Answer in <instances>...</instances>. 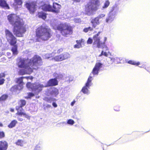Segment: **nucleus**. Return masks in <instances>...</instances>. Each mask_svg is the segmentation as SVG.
Masks as SVG:
<instances>
[{
    "instance_id": "dca6fc26",
    "label": "nucleus",
    "mask_w": 150,
    "mask_h": 150,
    "mask_svg": "<svg viewBox=\"0 0 150 150\" xmlns=\"http://www.w3.org/2000/svg\"><path fill=\"white\" fill-rule=\"evenodd\" d=\"M7 142L5 141H0V150H6L8 148Z\"/></svg>"
},
{
    "instance_id": "4c0bfd02",
    "label": "nucleus",
    "mask_w": 150,
    "mask_h": 150,
    "mask_svg": "<svg viewBox=\"0 0 150 150\" xmlns=\"http://www.w3.org/2000/svg\"><path fill=\"white\" fill-rule=\"evenodd\" d=\"M112 20L111 16H109L106 18V21L107 22H108L110 20L112 21Z\"/></svg>"
},
{
    "instance_id": "c9c22d12",
    "label": "nucleus",
    "mask_w": 150,
    "mask_h": 150,
    "mask_svg": "<svg viewBox=\"0 0 150 150\" xmlns=\"http://www.w3.org/2000/svg\"><path fill=\"white\" fill-rule=\"evenodd\" d=\"M93 42L92 39L91 38H89L87 41V43L88 44H91Z\"/></svg>"
},
{
    "instance_id": "58836bf2",
    "label": "nucleus",
    "mask_w": 150,
    "mask_h": 150,
    "mask_svg": "<svg viewBox=\"0 0 150 150\" xmlns=\"http://www.w3.org/2000/svg\"><path fill=\"white\" fill-rule=\"evenodd\" d=\"M63 51V49L62 48H60L58 49L57 52V53L58 54H59L60 53L62 52Z\"/></svg>"
},
{
    "instance_id": "1a4fd4ad",
    "label": "nucleus",
    "mask_w": 150,
    "mask_h": 150,
    "mask_svg": "<svg viewBox=\"0 0 150 150\" xmlns=\"http://www.w3.org/2000/svg\"><path fill=\"white\" fill-rule=\"evenodd\" d=\"M100 33V31H99L97 34L93 36V39L94 40L93 45L94 47L98 48H101L105 44V42H101L100 41V37H98Z\"/></svg>"
},
{
    "instance_id": "f257e3e1",
    "label": "nucleus",
    "mask_w": 150,
    "mask_h": 150,
    "mask_svg": "<svg viewBox=\"0 0 150 150\" xmlns=\"http://www.w3.org/2000/svg\"><path fill=\"white\" fill-rule=\"evenodd\" d=\"M42 64L41 57L37 55H34L28 61V59L25 58H19L17 59V65L18 67L23 68L25 70V71L23 72H22L21 70H20V73L22 75L30 74L33 72V70H38Z\"/></svg>"
},
{
    "instance_id": "aec40b11",
    "label": "nucleus",
    "mask_w": 150,
    "mask_h": 150,
    "mask_svg": "<svg viewBox=\"0 0 150 150\" xmlns=\"http://www.w3.org/2000/svg\"><path fill=\"white\" fill-rule=\"evenodd\" d=\"M0 6L4 8L9 9L8 5L4 0H0Z\"/></svg>"
},
{
    "instance_id": "bb28decb",
    "label": "nucleus",
    "mask_w": 150,
    "mask_h": 150,
    "mask_svg": "<svg viewBox=\"0 0 150 150\" xmlns=\"http://www.w3.org/2000/svg\"><path fill=\"white\" fill-rule=\"evenodd\" d=\"M8 97V95L7 94H3L0 97V101H4Z\"/></svg>"
},
{
    "instance_id": "393cba45",
    "label": "nucleus",
    "mask_w": 150,
    "mask_h": 150,
    "mask_svg": "<svg viewBox=\"0 0 150 150\" xmlns=\"http://www.w3.org/2000/svg\"><path fill=\"white\" fill-rule=\"evenodd\" d=\"M127 63L133 65L138 66L140 64L139 62H136L134 61L130 60L128 61Z\"/></svg>"
},
{
    "instance_id": "5fc2aeb1",
    "label": "nucleus",
    "mask_w": 150,
    "mask_h": 150,
    "mask_svg": "<svg viewBox=\"0 0 150 150\" xmlns=\"http://www.w3.org/2000/svg\"><path fill=\"white\" fill-rule=\"evenodd\" d=\"M47 107H49V108L50 107H51V105H47Z\"/></svg>"
},
{
    "instance_id": "a878e982",
    "label": "nucleus",
    "mask_w": 150,
    "mask_h": 150,
    "mask_svg": "<svg viewBox=\"0 0 150 150\" xmlns=\"http://www.w3.org/2000/svg\"><path fill=\"white\" fill-rule=\"evenodd\" d=\"M94 28L92 26H89L87 28H85L83 29V31L85 33H87L88 31H92L93 30Z\"/></svg>"
},
{
    "instance_id": "2eb2a0df",
    "label": "nucleus",
    "mask_w": 150,
    "mask_h": 150,
    "mask_svg": "<svg viewBox=\"0 0 150 150\" xmlns=\"http://www.w3.org/2000/svg\"><path fill=\"white\" fill-rule=\"evenodd\" d=\"M61 6L60 5L56 3H54L52 7V12L57 13L59 11L61 8Z\"/></svg>"
},
{
    "instance_id": "412c9836",
    "label": "nucleus",
    "mask_w": 150,
    "mask_h": 150,
    "mask_svg": "<svg viewBox=\"0 0 150 150\" xmlns=\"http://www.w3.org/2000/svg\"><path fill=\"white\" fill-rule=\"evenodd\" d=\"M23 3L22 0H14L13 5L17 7L21 6Z\"/></svg>"
},
{
    "instance_id": "37998d69",
    "label": "nucleus",
    "mask_w": 150,
    "mask_h": 150,
    "mask_svg": "<svg viewBox=\"0 0 150 150\" xmlns=\"http://www.w3.org/2000/svg\"><path fill=\"white\" fill-rule=\"evenodd\" d=\"M5 80L4 79H0V85H2L4 83Z\"/></svg>"
},
{
    "instance_id": "c756f323",
    "label": "nucleus",
    "mask_w": 150,
    "mask_h": 150,
    "mask_svg": "<svg viewBox=\"0 0 150 150\" xmlns=\"http://www.w3.org/2000/svg\"><path fill=\"white\" fill-rule=\"evenodd\" d=\"M20 102L21 104L19 106V107H22L26 105V102L25 100H20Z\"/></svg>"
},
{
    "instance_id": "f03ea898",
    "label": "nucleus",
    "mask_w": 150,
    "mask_h": 150,
    "mask_svg": "<svg viewBox=\"0 0 150 150\" xmlns=\"http://www.w3.org/2000/svg\"><path fill=\"white\" fill-rule=\"evenodd\" d=\"M10 23L13 26V32L17 37H22L26 31L24 23L16 14H10Z\"/></svg>"
},
{
    "instance_id": "f3484780",
    "label": "nucleus",
    "mask_w": 150,
    "mask_h": 150,
    "mask_svg": "<svg viewBox=\"0 0 150 150\" xmlns=\"http://www.w3.org/2000/svg\"><path fill=\"white\" fill-rule=\"evenodd\" d=\"M42 9L45 11L52 12V6L50 4H44L42 6Z\"/></svg>"
},
{
    "instance_id": "a19ab883",
    "label": "nucleus",
    "mask_w": 150,
    "mask_h": 150,
    "mask_svg": "<svg viewBox=\"0 0 150 150\" xmlns=\"http://www.w3.org/2000/svg\"><path fill=\"white\" fill-rule=\"evenodd\" d=\"M5 33L6 37L8 36L9 35V31L8 30H5Z\"/></svg>"
},
{
    "instance_id": "49530a36",
    "label": "nucleus",
    "mask_w": 150,
    "mask_h": 150,
    "mask_svg": "<svg viewBox=\"0 0 150 150\" xmlns=\"http://www.w3.org/2000/svg\"><path fill=\"white\" fill-rule=\"evenodd\" d=\"M52 105L54 108H56L57 106V104L55 102H53L52 103Z\"/></svg>"
},
{
    "instance_id": "6e6552de",
    "label": "nucleus",
    "mask_w": 150,
    "mask_h": 150,
    "mask_svg": "<svg viewBox=\"0 0 150 150\" xmlns=\"http://www.w3.org/2000/svg\"><path fill=\"white\" fill-rule=\"evenodd\" d=\"M24 78L26 79H30L31 80H32L33 77L32 76H28L21 77L19 78L17 81V83H18V84L13 86L11 88V89H12V88H13V89H15L18 90H20L22 89L23 88V85L24 84L23 79Z\"/></svg>"
},
{
    "instance_id": "f704fd0d",
    "label": "nucleus",
    "mask_w": 150,
    "mask_h": 150,
    "mask_svg": "<svg viewBox=\"0 0 150 150\" xmlns=\"http://www.w3.org/2000/svg\"><path fill=\"white\" fill-rule=\"evenodd\" d=\"M67 123L69 124L73 125L74 123V122L73 120L69 119L68 120Z\"/></svg>"
},
{
    "instance_id": "8fccbe9b",
    "label": "nucleus",
    "mask_w": 150,
    "mask_h": 150,
    "mask_svg": "<svg viewBox=\"0 0 150 150\" xmlns=\"http://www.w3.org/2000/svg\"><path fill=\"white\" fill-rule=\"evenodd\" d=\"M107 40V38L106 37H105L104 38V42H105V44L104 45H103V47H102L101 48H102V47H103V46L105 45V41H106Z\"/></svg>"
},
{
    "instance_id": "39448f33",
    "label": "nucleus",
    "mask_w": 150,
    "mask_h": 150,
    "mask_svg": "<svg viewBox=\"0 0 150 150\" xmlns=\"http://www.w3.org/2000/svg\"><path fill=\"white\" fill-rule=\"evenodd\" d=\"M54 28L59 31L62 35L64 37H67L73 33L72 27L66 23L60 24L55 27Z\"/></svg>"
},
{
    "instance_id": "6ab92c4d",
    "label": "nucleus",
    "mask_w": 150,
    "mask_h": 150,
    "mask_svg": "<svg viewBox=\"0 0 150 150\" xmlns=\"http://www.w3.org/2000/svg\"><path fill=\"white\" fill-rule=\"evenodd\" d=\"M10 37H11V39L10 42V44L11 45H16V39L14 37L12 34L10 32Z\"/></svg>"
},
{
    "instance_id": "423d86ee",
    "label": "nucleus",
    "mask_w": 150,
    "mask_h": 150,
    "mask_svg": "<svg viewBox=\"0 0 150 150\" xmlns=\"http://www.w3.org/2000/svg\"><path fill=\"white\" fill-rule=\"evenodd\" d=\"M26 86L28 88L34 91L35 94L36 95H38L41 92L43 88L45 87V86H44L43 84L37 83H31L30 82H27Z\"/></svg>"
},
{
    "instance_id": "2f4dec72",
    "label": "nucleus",
    "mask_w": 150,
    "mask_h": 150,
    "mask_svg": "<svg viewBox=\"0 0 150 150\" xmlns=\"http://www.w3.org/2000/svg\"><path fill=\"white\" fill-rule=\"evenodd\" d=\"M35 96V94L31 92H29L28 93L27 97H26V98H30L34 96Z\"/></svg>"
},
{
    "instance_id": "4468645a",
    "label": "nucleus",
    "mask_w": 150,
    "mask_h": 150,
    "mask_svg": "<svg viewBox=\"0 0 150 150\" xmlns=\"http://www.w3.org/2000/svg\"><path fill=\"white\" fill-rule=\"evenodd\" d=\"M58 81L56 79H52L48 81L47 85H45V87L56 86L58 85Z\"/></svg>"
},
{
    "instance_id": "f8f14e48",
    "label": "nucleus",
    "mask_w": 150,
    "mask_h": 150,
    "mask_svg": "<svg viewBox=\"0 0 150 150\" xmlns=\"http://www.w3.org/2000/svg\"><path fill=\"white\" fill-rule=\"evenodd\" d=\"M69 57V54L68 52H65L62 54L55 56L54 57V59L56 61H61L67 59Z\"/></svg>"
},
{
    "instance_id": "09e8293b",
    "label": "nucleus",
    "mask_w": 150,
    "mask_h": 150,
    "mask_svg": "<svg viewBox=\"0 0 150 150\" xmlns=\"http://www.w3.org/2000/svg\"><path fill=\"white\" fill-rule=\"evenodd\" d=\"M75 103V100L73 101L71 103V106H73L74 103Z\"/></svg>"
},
{
    "instance_id": "de8ad7c7",
    "label": "nucleus",
    "mask_w": 150,
    "mask_h": 150,
    "mask_svg": "<svg viewBox=\"0 0 150 150\" xmlns=\"http://www.w3.org/2000/svg\"><path fill=\"white\" fill-rule=\"evenodd\" d=\"M103 55L105 56V57L108 56V54L107 53V52H103Z\"/></svg>"
},
{
    "instance_id": "864d4df0",
    "label": "nucleus",
    "mask_w": 150,
    "mask_h": 150,
    "mask_svg": "<svg viewBox=\"0 0 150 150\" xmlns=\"http://www.w3.org/2000/svg\"><path fill=\"white\" fill-rule=\"evenodd\" d=\"M11 111L13 112L14 111V109H11Z\"/></svg>"
},
{
    "instance_id": "c03bdc74",
    "label": "nucleus",
    "mask_w": 150,
    "mask_h": 150,
    "mask_svg": "<svg viewBox=\"0 0 150 150\" xmlns=\"http://www.w3.org/2000/svg\"><path fill=\"white\" fill-rule=\"evenodd\" d=\"M145 69L148 72H150V65L146 67Z\"/></svg>"
},
{
    "instance_id": "ea45409f",
    "label": "nucleus",
    "mask_w": 150,
    "mask_h": 150,
    "mask_svg": "<svg viewBox=\"0 0 150 150\" xmlns=\"http://www.w3.org/2000/svg\"><path fill=\"white\" fill-rule=\"evenodd\" d=\"M114 110L117 111L120 110L119 107L118 106H116L114 107Z\"/></svg>"
},
{
    "instance_id": "cd10ccee",
    "label": "nucleus",
    "mask_w": 150,
    "mask_h": 150,
    "mask_svg": "<svg viewBox=\"0 0 150 150\" xmlns=\"http://www.w3.org/2000/svg\"><path fill=\"white\" fill-rule=\"evenodd\" d=\"M17 123V121L15 120H13L10 123V128H11L15 127L16 124Z\"/></svg>"
},
{
    "instance_id": "9d476101",
    "label": "nucleus",
    "mask_w": 150,
    "mask_h": 150,
    "mask_svg": "<svg viewBox=\"0 0 150 150\" xmlns=\"http://www.w3.org/2000/svg\"><path fill=\"white\" fill-rule=\"evenodd\" d=\"M25 5L30 13H33L36 10L37 5L34 1L26 3Z\"/></svg>"
},
{
    "instance_id": "3c124183",
    "label": "nucleus",
    "mask_w": 150,
    "mask_h": 150,
    "mask_svg": "<svg viewBox=\"0 0 150 150\" xmlns=\"http://www.w3.org/2000/svg\"><path fill=\"white\" fill-rule=\"evenodd\" d=\"M103 51H102V52H101L100 54V55H99V56H101L103 55Z\"/></svg>"
},
{
    "instance_id": "6e6d98bb",
    "label": "nucleus",
    "mask_w": 150,
    "mask_h": 150,
    "mask_svg": "<svg viewBox=\"0 0 150 150\" xmlns=\"http://www.w3.org/2000/svg\"><path fill=\"white\" fill-rule=\"evenodd\" d=\"M52 100L53 101H56L57 100L55 98H54L53 99V100Z\"/></svg>"
},
{
    "instance_id": "603ef678",
    "label": "nucleus",
    "mask_w": 150,
    "mask_h": 150,
    "mask_svg": "<svg viewBox=\"0 0 150 150\" xmlns=\"http://www.w3.org/2000/svg\"><path fill=\"white\" fill-rule=\"evenodd\" d=\"M3 126V125L2 124V123L0 122V127H2Z\"/></svg>"
},
{
    "instance_id": "0eeeda50",
    "label": "nucleus",
    "mask_w": 150,
    "mask_h": 150,
    "mask_svg": "<svg viewBox=\"0 0 150 150\" xmlns=\"http://www.w3.org/2000/svg\"><path fill=\"white\" fill-rule=\"evenodd\" d=\"M16 109L17 111V112L16 113V115L18 116L17 119L19 121H22L23 120V119L21 117L22 116H23L25 117L29 120L30 119L31 116L26 114L25 112V110L22 107L17 106L16 107Z\"/></svg>"
},
{
    "instance_id": "9b49d317",
    "label": "nucleus",
    "mask_w": 150,
    "mask_h": 150,
    "mask_svg": "<svg viewBox=\"0 0 150 150\" xmlns=\"http://www.w3.org/2000/svg\"><path fill=\"white\" fill-rule=\"evenodd\" d=\"M92 77L91 76H89L88 79L87 81L81 89V91L84 94L87 93L88 91V88L91 84V81Z\"/></svg>"
},
{
    "instance_id": "473e14b6",
    "label": "nucleus",
    "mask_w": 150,
    "mask_h": 150,
    "mask_svg": "<svg viewBox=\"0 0 150 150\" xmlns=\"http://www.w3.org/2000/svg\"><path fill=\"white\" fill-rule=\"evenodd\" d=\"M110 2L108 1H106L104 4V5L103 7V8H107L109 5Z\"/></svg>"
},
{
    "instance_id": "7ed1b4c3",
    "label": "nucleus",
    "mask_w": 150,
    "mask_h": 150,
    "mask_svg": "<svg viewBox=\"0 0 150 150\" xmlns=\"http://www.w3.org/2000/svg\"><path fill=\"white\" fill-rule=\"evenodd\" d=\"M36 42H39L41 40L46 41L52 36V32L51 29L47 25H41L35 30Z\"/></svg>"
},
{
    "instance_id": "20e7f679",
    "label": "nucleus",
    "mask_w": 150,
    "mask_h": 150,
    "mask_svg": "<svg viewBox=\"0 0 150 150\" xmlns=\"http://www.w3.org/2000/svg\"><path fill=\"white\" fill-rule=\"evenodd\" d=\"M100 6L99 0H90L85 6L86 14L88 16L93 14L94 12L99 9Z\"/></svg>"
},
{
    "instance_id": "79ce46f5",
    "label": "nucleus",
    "mask_w": 150,
    "mask_h": 150,
    "mask_svg": "<svg viewBox=\"0 0 150 150\" xmlns=\"http://www.w3.org/2000/svg\"><path fill=\"white\" fill-rule=\"evenodd\" d=\"M80 45H78L77 44L74 45V47L75 48H79L82 47L81 46H80Z\"/></svg>"
},
{
    "instance_id": "4be33fe9",
    "label": "nucleus",
    "mask_w": 150,
    "mask_h": 150,
    "mask_svg": "<svg viewBox=\"0 0 150 150\" xmlns=\"http://www.w3.org/2000/svg\"><path fill=\"white\" fill-rule=\"evenodd\" d=\"M18 47L17 45H14L12 47L11 50L13 52V54L14 55H16L18 53L17 50Z\"/></svg>"
},
{
    "instance_id": "b1692460",
    "label": "nucleus",
    "mask_w": 150,
    "mask_h": 150,
    "mask_svg": "<svg viewBox=\"0 0 150 150\" xmlns=\"http://www.w3.org/2000/svg\"><path fill=\"white\" fill-rule=\"evenodd\" d=\"M58 90L55 88H54L51 91V94L57 96L59 94Z\"/></svg>"
},
{
    "instance_id": "13d9d810",
    "label": "nucleus",
    "mask_w": 150,
    "mask_h": 150,
    "mask_svg": "<svg viewBox=\"0 0 150 150\" xmlns=\"http://www.w3.org/2000/svg\"><path fill=\"white\" fill-rule=\"evenodd\" d=\"M8 126L9 127V125H8Z\"/></svg>"
},
{
    "instance_id": "c85d7f7f",
    "label": "nucleus",
    "mask_w": 150,
    "mask_h": 150,
    "mask_svg": "<svg viewBox=\"0 0 150 150\" xmlns=\"http://www.w3.org/2000/svg\"><path fill=\"white\" fill-rule=\"evenodd\" d=\"M23 141L21 139H18L16 142V144L18 145L22 146L23 145Z\"/></svg>"
},
{
    "instance_id": "a18cd8bd",
    "label": "nucleus",
    "mask_w": 150,
    "mask_h": 150,
    "mask_svg": "<svg viewBox=\"0 0 150 150\" xmlns=\"http://www.w3.org/2000/svg\"><path fill=\"white\" fill-rule=\"evenodd\" d=\"M34 150H40V147L39 146H35Z\"/></svg>"
},
{
    "instance_id": "4d7b16f0",
    "label": "nucleus",
    "mask_w": 150,
    "mask_h": 150,
    "mask_svg": "<svg viewBox=\"0 0 150 150\" xmlns=\"http://www.w3.org/2000/svg\"><path fill=\"white\" fill-rule=\"evenodd\" d=\"M8 16H8V19L9 20V18H8Z\"/></svg>"
},
{
    "instance_id": "a211bd4d",
    "label": "nucleus",
    "mask_w": 150,
    "mask_h": 150,
    "mask_svg": "<svg viewBox=\"0 0 150 150\" xmlns=\"http://www.w3.org/2000/svg\"><path fill=\"white\" fill-rule=\"evenodd\" d=\"M91 23L92 24V26L95 28L97 25H99L100 23V21L96 17L92 19L91 21Z\"/></svg>"
},
{
    "instance_id": "ddd939ff",
    "label": "nucleus",
    "mask_w": 150,
    "mask_h": 150,
    "mask_svg": "<svg viewBox=\"0 0 150 150\" xmlns=\"http://www.w3.org/2000/svg\"><path fill=\"white\" fill-rule=\"evenodd\" d=\"M103 64L100 62L96 63L90 74L92 73L93 75H98L100 69L102 67Z\"/></svg>"
},
{
    "instance_id": "5701e85b",
    "label": "nucleus",
    "mask_w": 150,
    "mask_h": 150,
    "mask_svg": "<svg viewBox=\"0 0 150 150\" xmlns=\"http://www.w3.org/2000/svg\"><path fill=\"white\" fill-rule=\"evenodd\" d=\"M38 17L39 18H41L44 20H45L47 17V14L43 12H40L38 13Z\"/></svg>"
},
{
    "instance_id": "e433bc0d",
    "label": "nucleus",
    "mask_w": 150,
    "mask_h": 150,
    "mask_svg": "<svg viewBox=\"0 0 150 150\" xmlns=\"http://www.w3.org/2000/svg\"><path fill=\"white\" fill-rule=\"evenodd\" d=\"M45 100L48 102H49L50 103H51V101H52V98H48V97H46L45 98Z\"/></svg>"
},
{
    "instance_id": "72a5a7b5",
    "label": "nucleus",
    "mask_w": 150,
    "mask_h": 150,
    "mask_svg": "<svg viewBox=\"0 0 150 150\" xmlns=\"http://www.w3.org/2000/svg\"><path fill=\"white\" fill-rule=\"evenodd\" d=\"M105 15L103 14H101L98 15L97 17H96L99 21V19L104 17Z\"/></svg>"
},
{
    "instance_id": "7c9ffc66",
    "label": "nucleus",
    "mask_w": 150,
    "mask_h": 150,
    "mask_svg": "<svg viewBox=\"0 0 150 150\" xmlns=\"http://www.w3.org/2000/svg\"><path fill=\"white\" fill-rule=\"evenodd\" d=\"M76 42L78 45H80V46L82 47L81 43L84 42V40L83 39H81L79 40H76Z\"/></svg>"
}]
</instances>
